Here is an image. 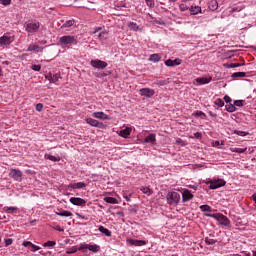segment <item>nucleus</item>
<instances>
[{"label":"nucleus","instance_id":"1","mask_svg":"<svg viewBox=\"0 0 256 256\" xmlns=\"http://www.w3.org/2000/svg\"><path fill=\"white\" fill-rule=\"evenodd\" d=\"M166 201L168 205H177L181 201V195L178 192H168Z\"/></svg>","mask_w":256,"mask_h":256},{"label":"nucleus","instance_id":"2","mask_svg":"<svg viewBox=\"0 0 256 256\" xmlns=\"http://www.w3.org/2000/svg\"><path fill=\"white\" fill-rule=\"evenodd\" d=\"M59 43L62 47H67L68 45H77V38L75 36H62L59 38Z\"/></svg>","mask_w":256,"mask_h":256},{"label":"nucleus","instance_id":"3","mask_svg":"<svg viewBox=\"0 0 256 256\" xmlns=\"http://www.w3.org/2000/svg\"><path fill=\"white\" fill-rule=\"evenodd\" d=\"M227 182L223 179H212L206 181V185H210L209 189H219L221 187H225Z\"/></svg>","mask_w":256,"mask_h":256},{"label":"nucleus","instance_id":"4","mask_svg":"<svg viewBox=\"0 0 256 256\" xmlns=\"http://www.w3.org/2000/svg\"><path fill=\"white\" fill-rule=\"evenodd\" d=\"M40 27H41V23L37 21L28 22L25 24V31H27V33H37Z\"/></svg>","mask_w":256,"mask_h":256},{"label":"nucleus","instance_id":"5","mask_svg":"<svg viewBox=\"0 0 256 256\" xmlns=\"http://www.w3.org/2000/svg\"><path fill=\"white\" fill-rule=\"evenodd\" d=\"M10 177L14 179V181L21 183L23 181V172L19 169H12L10 171Z\"/></svg>","mask_w":256,"mask_h":256},{"label":"nucleus","instance_id":"6","mask_svg":"<svg viewBox=\"0 0 256 256\" xmlns=\"http://www.w3.org/2000/svg\"><path fill=\"white\" fill-rule=\"evenodd\" d=\"M90 65L94 67V69H105L107 67V62L99 59L91 60Z\"/></svg>","mask_w":256,"mask_h":256},{"label":"nucleus","instance_id":"7","mask_svg":"<svg viewBox=\"0 0 256 256\" xmlns=\"http://www.w3.org/2000/svg\"><path fill=\"white\" fill-rule=\"evenodd\" d=\"M15 41V38L13 36L9 35H3L0 37V45L5 46V45H11Z\"/></svg>","mask_w":256,"mask_h":256},{"label":"nucleus","instance_id":"8","mask_svg":"<svg viewBox=\"0 0 256 256\" xmlns=\"http://www.w3.org/2000/svg\"><path fill=\"white\" fill-rule=\"evenodd\" d=\"M140 95L142 97H147L148 99L153 97V95H155V90L151 89V88H142L140 89Z\"/></svg>","mask_w":256,"mask_h":256},{"label":"nucleus","instance_id":"9","mask_svg":"<svg viewBox=\"0 0 256 256\" xmlns=\"http://www.w3.org/2000/svg\"><path fill=\"white\" fill-rule=\"evenodd\" d=\"M127 243L129 245H133L134 247H143V245H147V241L145 240H136V239H127Z\"/></svg>","mask_w":256,"mask_h":256},{"label":"nucleus","instance_id":"10","mask_svg":"<svg viewBox=\"0 0 256 256\" xmlns=\"http://www.w3.org/2000/svg\"><path fill=\"white\" fill-rule=\"evenodd\" d=\"M70 203H72V205H76L77 207H82L87 202L80 197H71Z\"/></svg>","mask_w":256,"mask_h":256},{"label":"nucleus","instance_id":"11","mask_svg":"<svg viewBox=\"0 0 256 256\" xmlns=\"http://www.w3.org/2000/svg\"><path fill=\"white\" fill-rule=\"evenodd\" d=\"M218 223L220 225H223L224 227H230L231 226V220L227 218V216L221 214L220 217L218 218Z\"/></svg>","mask_w":256,"mask_h":256},{"label":"nucleus","instance_id":"12","mask_svg":"<svg viewBox=\"0 0 256 256\" xmlns=\"http://www.w3.org/2000/svg\"><path fill=\"white\" fill-rule=\"evenodd\" d=\"M194 195L189 190H184L182 192V202L187 203V201H191L193 199Z\"/></svg>","mask_w":256,"mask_h":256},{"label":"nucleus","instance_id":"13","mask_svg":"<svg viewBox=\"0 0 256 256\" xmlns=\"http://www.w3.org/2000/svg\"><path fill=\"white\" fill-rule=\"evenodd\" d=\"M181 64V60L180 59H168L165 61V65L166 67H177L178 65Z\"/></svg>","mask_w":256,"mask_h":256},{"label":"nucleus","instance_id":"14","mask_svg":"<svg viewBox=\"0 0 256 256\" xmlns=\"http://www.w3.org/2000/svg\"><path fill=\"white\" fill-rule=\"evenodd\" d=\"M86 123H88V125H91V127H99L100 129L103 127V123H100L93 118H87Z\"/></svg>","mask_w":256,"mask_h":256},{"label":"nucleus","instance_id":"15","mask_svg":"<svg viewBox=\"0 0 256 256\" xmlns=\"http://www.w3.org/2000/svg\"><path fill=\"white\" fill-rule=\"evenodd\" d=\"M211 81H213L212 77L196 78V83H198V85H208Z\"/></svg>","mask_w":256,"mask_h":256},{"label":"nucleus","instance_id":"16","mask_svg":"<svg viewBox=\"0 0 256 256\" xmlns=\"http://www.w3.org/2000/svg\"><path fill=\"white\" fill-rule=\"evenodd\" d=\"M93 117H95V119H101L102 121H109V116L104 112H94Z\"/></svg>","mask_w":256,"mask_h":256},{"label":"nucleus","instance_id":"17","mask_svg":"<svg viewBox=\"0 0 256 256\" xmlns=\"http://www.w3.org/2000/svg\"><path fill=\"white\" fill-rule=\"evenodd\" d=\"M85 187H87V184L84 182H77L68 185V189H83Z\"/></svg>","mask_w":256,"mask_h":256},{"label":"nucleus","instance_id":"18","mask_svg":"<svg viewBox=\"0 0 256 256\" xmlns=\"http://www.w3.org/2000/svg\"><path fill=\"white\" fill-rule=\"evenodd\" d=\"M26 51H29L30 53H40L43 51V47H40L39 45H30Z\"/></svg>","mask_w":256,"mask_h":256},{"label":"nucleus","instance_id":"19","mask_svg":"<svg viewBox=\"0 0 256 256\" xmlns=\"http://www.w3.org/2000/svg\"><path fill=\"white\" fill-rule=\"evenodd\" d=\"M118 135H120V137H123L124 139H127L129 135H131V128L126 127L125 129L120 130Z\"/></svg>","mask_w":256,"mask_h":256},{"label":"nucleus","instance_id":"20","mask_svg":"<svg viewBox=\"0 0 256 256\" xmlns=\"http://www.w3.org/2000/svg\"><path fill=\"white\" fill-rule=\"evenodd\" d=\"M46 79H48L50 83H57L61 77L58 74H49L46 76Z\"/></svg>","mask_w":256,"mask_h":256},{"label":"nucleus","instance_id":"21","mask_svg":"<svg viewBox=\"0 0 256 256\" xmlns=\"http://www.w3.org/2000/svg\"><path fill=\"white\" fill-rule=\"evenodd\" d=\"M208 9H210V11H217V9H219V2H217V0H211L208 3Z\"/></svg>","mask_w":256,"mask_h":256},{"label":"nucleus","instance_id":"22","mask_svg":"<svg viewBox=\"0 0 256 256\" xmlns=\"http://www.w3.org/2000/svg\"><path fill=\"white\" fill-rule=\"evenodd\" d=\"M144 143H152V145H155L157 143V139L155 134H149L145 140Z\"/></svg>","mask_w":256,"mask_h":256},{"label":"nucleus","instance_id":"23","mask_svg":"<svg viewBox=\"0 0 256 256\" xmlns=\"http://www.w3.org/2000/svg\"><path fill=\"white\" fill-rule=\"evenodd\" d=\"M56 215L59 217H73V213L69 210H62L60 212H56Z\"/></svg>","mask_w":256,"mask_h":256},{"label":"nucleus","instance_id":"24","mask_svg":"<svg viewBox=\"0 0 256 256\" xmlns=\"http://www.w3.org/2000/svg\"><path fill=\"white\" fill-rule=\"evenodd\" d=\"M189 11L191 15H199L201 13V6H191Z\"/></svg>","mask_w":256,"mask_h":256},{"label":"nucleus","instance_id":"25","mask_svg":"<svg viewBox=\"0 0 256 256\" xmlns=\"http://www.w3.org/2000/svg\"><path fill=\"white\" fill-rule=\"evenodd\" d=\"M149 61H151L152 63H159V61H161V55L151 54L149 57Z\"/></svg>","mask_w":256,"mask_h":256},{"label":"nucleus","instance_id":"26","mask_svg":"<svg viewBox=\"0 0 256 256\" xmlns=\"http://www.w3.org/2000/svg\"><path fill=\"white\" fill-rule=\"evenodd\" d=\"M45 159H48L49 161H53V163H57L58 161H61V158L59 156H53L51 154H45Z\"/></svg>","mask_w":256,"mask_h":256},{"label":"nucleus","instance_id":"27","mask_svg":"<svg viewBox=\"0 0 256 256\" xmlns=\"http://www.w3.org/2000/svg\"><path fill=\"white\" fill-rule=\"evenodd\" d=\"M88 251H91L92 253H99V251H101V247L97 244H89Z\"/></svg>","mask_w":256,"mask_h":256},{"label":"nucleus","instance_id":"28","mask_svg":"<svg viewBox=\"0 0 256 256\" xmlns=\"http://www.w3.org/2000/svg\"><path fill=\"white\" fill-rule=\"evenodd\" d=\"M98 231H100V233H103V235H105L106 237H111V231L104 226H99Z\"/></svg>","mask_w":256,"mask_h":256},{"label":"nucleus","instance_id":"29","mask_svg":"<svg viewBox=\"0 0 256 256\" xmlns=\"http://www.w3.org/2000/svg\"><path fill=\"white\" fill-rule=\"evenodd\" d=\"M104 201L105 203H110L111 205H117V203H119V201L113 197H105Z\"/></svg>","mask_w":256,"mask_h":256},{"label":"nucleus","instance_id":"30","mask_svg":"<svg viewBox=\"0 0 256 256\" xmlns=\"http://www.w3.org/2000/svg\"><path fill=\"white\" fill-rule=\"evenodd\" d=\"M232 79H237V78H243V77H247V73L245 72H234L231 75Z\"/></svg>","mask_w":256,"mask_h":256},{"label":"nucleus","instance_id":"31","mask_svg":"<svg viewBox=\"0 0 256 256\" xmlns=\"http://www.w3.org/2000/svg\"><path fill=\"white\" fill-rule=\"evenodd\" d=\"M200 211H202L203 213H211L213 209L211 208V206L205 204L200 206Z\"/></svg>","mask_w":256,"mask_h":256},{"label":"nucleus","instance_id":"32","mask_svg":"<svg viewBox=\"0 0 256 256\" xmlns=\"http://www.w3.org/2000/svg\"><path fill=\"white\" fill-rule=\"evenodd\" d=\"M107 37H109V33L107 31H102L98 34V39L100 41H105V39H107Z\"/></svg>","mask_w":256,"mask_h":256},{"label":"nucleus","instance_id":"33","mask_svg":"<svg viewBox=\"0 0 256 256\" xmlns=\"http://www.w3.org/2000/svg\"><path fill=\"white\" fill-rule=\"evenodd\" d=\"M73 25H75V19L67 20L63 23L62 29L67 27H73Z\"/></svg>","mask_w":256,"mask_h":256},{"label":"nucleus","instance_id":"34","mask_svg":"<svg viewBox=\"0 0 256 256\" xmlns=\"http://www.w3.org/2000/svg\"><path fill=\"white\" fill-rule=\"evenodd\" d=\"M225 107L228 113H235V111L237 110V108L235 107V104H227Z\"/></svg>","mask_w":256,"mask_h":256},{"label":"nucleus","instance_id":"35","mask_svg":"<svg viewBox=\"0 0 256 256\" xmlns=\"http://www.w3.org/2000/svg\"><path fill=\"white\" fill-rule=\"evenodd\" d=\"M130 31H139V25L135 22H130L128 25Z\"/></svg>","mask_w":256,"mask_h":256},{"label":"nucleus","instance_id":"36","mask_svg":"<svg viewBox=\"0 0 256 256\" xmlns=\"http://www.w3.org/2000/svg\"><path fill=\"white\" fill-rule=\"evenodd\" d=\"M17 207L15 206H10V207H4V211H6V213H15V211H17Z\"/></svg>","mask_w":256,"mask_h":256},{"label":"nucleus","instance_id":"37","mask_svg":"<svg viewBox=\"0 0 256 256\" xmlns=\"http://www.w3.org/2000/svg\"><path fill=\"white\" fill-rule=\"evenodd\" d=\"M206 217H211L212 219H215L216 221H219V217H221V213L217 214H205Z\"/></svg>","mask_w":256,"mask_h":256},{"label":"nucleus","instance_id":"38","mask_svg":"<svg viewBox=\"0 0 256 256\" xmlns=\"http://www.w3.org/2000/svg\"><path fill=\"white\" fill-rule=\"evenodd\" d=\"M140 191H142V193H144V195H151V189L149 187H143L140 189Z\"/></svg>","mask_w":256,"mask_h":256},{"label":"nucleus","instance_id":"39","mask_svg":"<svg viewBox=\"0 0 256 256\" xmlns=\"http://www.w3.org/2000/svg\"><path fill=\"white\" fill-rule=\"evenodd\" d=\"M206 245H215L217 243V240L211 239V238H205Z\"/></svg>","mask_w":256,"mask_h":256},{"label":"nucleus","instance_id":"40","mask_svg":"<svg viewBox=\"0 0 256 256\" xmlns=\"http://www.w3.org/2000/svg\"><path fill=\"white\" fill-rule=\"evenodd\" d=\"M235 135H239L240 137H246V135H249V133L241 130L234 131Z\"/></svg>","mask_w":256,"mask_h":256},{"label":"nucleus","instance_id":"41","mask_svg":"<svg viewBox=\"0 0 256 256\" xmlns=\"http://www.w3.org/2000/svg\"><path fill=\"white\" fill-rule=\"evenodd\" d=\"M55 245H57L56 241H47L44 243V247H55Z\"/></svg>","mask_w":256,"mask_h":256},{"label":"nucleus","instance_id":"42","mask_svg":"<svg viewBox=\"0 0 256 256\" xmlns=\"http://www.w3.org/2000/svg\"><path fill=\"white\" fill-rule=\"evenodd\" d=\"M214 103L217 105V107H223L225 105V102L219 98L216 99Z\"/></svg>","mask_w":256,"mask_h":256},{"label":"nucleus","instance_id":"43","mask_svg":"<svg viewBox=\"0 0 256 256\" xmlns=\"http://www.w3.org/2000/svg\"><path fill=\"white\" fill-rule=\"evenodd\" d=\"M244 7L243 6H237L232 8V13H239L240 11H243Z\"/></svg>","mask_w":256,"mask_h":256},{"label":"nucleus","instance_id":"44","mask_svg":"<svg viewBox=\"0 0 256 256\" xmlns=\"http://www.w3.org/2000/svg\"><path fill=\"white\" fill-rule=\"evenodd\" d=\"M243 65L245 64H241V63H232L230 65H228L229 69H234L235 67H243Z\"/></svg>","mask_w":256,"mask_h":256},{"label":"nucleus","instance_id":"45","mask_svg":"<svg viewBox=\"0 0 256 256\" xmlns=\"http://www.w3.org/2000/svg\"><path fill=\"white\" fill-rule=\"evenodd\" d=\"M232 153H245V149L243 148H232Z\"/></svg>","mask_w":256,"mask_h":256},{"label":"nucleus","instance_id":"46","mask_svg":"<svg viewBox=\"0 0 256 256\" xmlns=\"http://www.w3.org/2000/svg\"><path fill=\"white\" fill-rule=\"evenodd\" d=\"M194 117H206V114L203 111H197L193 113Z\"/></svg>","mask_w":256,"mask_h":256},{"label":"nucleus","instance_id":"47","mask_svg":"<svg viewBox=\"0 0 256 256\" xmlns=\"http://www.w3.org/2000/svg\"><path fill=\"white\" fill-rule=\"evenodd\" d=\"M234 107H243V100H235Z\"/></svg>","mask_w":256,"mask_h":256},{"label":"nucleus","instance_id":"48","mask_svg":"<svg viewBox=\"0 0 256 256\" xmlns=\"http://www.w3.org/2000/svg\"><path fill=\"white\" fill-rule=\"evenodd\" d=\"M30 248H31V251H32L33 253H35V251H39V250L41 249V247H39V246H37V245H35V244H32V245L30 246Z\"/></svg>","mask_w":256,"mask_h":256},{"label":"nucleus","instance_id":"49","mask_svg":"<svg viewBox=\"0 0 256 256\" xmlns=\"http://www.w3.org/2000/svg\"><path fill=\"white\" fill-rule=\"evenodd\" d=\"M9 245H13V239L11 238L5 239V247H9Z\"/></svg>","mask_w":256,"mask_h":256},{"label":"nucleus","instance_id":"50","mask_svg":"<svg viewBox=\"0 0 256 256\" xmlns=\"http://www.w3.org/2000/svg\"><path fill=\"white\" fill-rule=\"evenodd\" d=\"M36 111H38V113H41V111H43V104L42 103H38L36 105Z\"/></svg>","mask_w":256,"mask_h":256},{"label":"nucleus","instance_id":"51","mask_svg":"<svg viewBox=\"0 0 256 256\" xmlns=\"http://www.w3.org/2000/svg\"><path fill=\"white\" fill-rule=\"evenodd\" d=\"M179 9H180V11H187L189 9V7L185 4H180Z\"/></svg>","mask_w":256,"mask_h":256},{"label":"nucleus","instance_id":"52","mask_svg":"<svg viewBox=\"0 0 256 256\" xmlns=\"http://www.w3.org/2000/svg\"><path fill=\"white\" fill-rule=\"evenodd\" d=\"M22 245H23V247H31L33 245V242H31V241H24L22 243Z\"/></svg>","mask_w":256,"mask_h":256},{"label":"nucleus","instance_id":"53","mask_svg":"<svg viewBox=\"0 0 256 256\" xmlns=\"http://www.w3.org/2000/svg\"><path fill=\"white\" fill-rule=\"evenodd\" d=\"M11 3V0H0V4L7 7Z\"/></svg>","mask_w":256,"mask_h":256},{"label":"nucleus","instance_id":"54","mask_svg":"<svg viewBox=\"0 0 256 256\" xmlns=\"http://www.w3.org/2000/svg\"><path fill=\"white\" fill-rule=\"evenodd\" d=\"M32 70L33 71H41V65H36V64L32 65Z\"/></svg>","mask_w":256,"mask_h":256},{"label":"nucleus","instance_id":"55","mask_svg":"<svg viewBox=\"0 0 256 256\" xmlns=\"http://www.w3.org/2000/svg\"><path fill=\"white\" fill-rule=\"evenodd\" d=\"M83 249H88L89 250V244H83L79 247V251H83Z\"/></svg>","mask_w":256,"mask_h":256},{"label":"nucleus","instance_id":"56","mask_svg":"<svg viewBox=\"0 0 256 256\" xmlns=\"http://www.w3.org/2000/svg\"><path fill=\"white\" fill-rule=\"evenodd\" d=\"M224 101H225V103H231L233 100L231 99V97L225 95L224 96Z\"/></svg>","mask_w":256,"mask_h":256},{"label":"nucleus","instance_id":"57","mask_svg":"<svg viewBox=\"0 0 256 256\" xmlns=\"http://www.w3.org/2000/svg\"><path fill=\"white\" fill-rule=\"evenodd\" d=\"M190 189H194V191H197V185H189Z\"/></svg>","mask_w":256,"mask_h":256},{"label":"nucleus","instance_id":"58","mask_svg":"<svg viewBox=\"0 0 256 256\" xmlns=\"http://www.w3.org/2000/svg\"><path fill=\"white\" fill-rule=\"evenodd\" d=\"M99 31H101V27L95 28L94 33H99Z\"/></svg>","mask_w":256,"mask_h":256},{"label":"nucleus","instance_id":"59","mask_svg":"<svg viewBox=\"0 0 256 256\" xmlns=\"http://www.w3.org/2000/svg\"><path fill=\"white\" fill-rule=\"evenodd\" d=\"M195 137H196L197 139H199V137H201V133L197 132V133L195 134Z\"/></svg>","mask_w":256,"mask_h":256},{"label":"nucleus","instance_id":"60","mask_svg":"<svg viewBox=\"0 0 256 256\" xmlns=\"http://www.w3.org/2000/svg\"><path fill=\"white\" fill-rule=\"evenodd\" d=\"M126 201H131V195L125 196Z\"/></svg>","mask_w":256,"mask_h":256},{"label":"nucleus","instance_id":"61","mask_svg":"<svg viewBox=\"0 0 256 256\" xmlns=\"http://www.w3.org/2000/svg\"><path fill=\"white\" fill-rule=\"evenodd\" d=\"M56 231H60L61 232V231H63V229L58 226V227H56Z\"/></svg>","mask_w":256,"mask_h":256},{"label":"nucleus","instance_id":"62","mask_svg":"<svg viewBox=\"0 0 256 256\" xmlns=\"http://www.w3.org/2000/svg\"><path fill=\"white\" fill-rule=\"evenodd\" d=\"M252 255H253V256H256V251H253V252H252Z\"/></svg>","mask_w":256,"mask_h":256},{"label":"nucleus","instance_id":"63","mask_svg":"<svg viewBox=\"0 0 256 256\" xmlns=\"http://www.w3.org/2000/svg\"><path fill=\"white\" fill-rule=\"evenodd\" d=\"M117 215H123V212H118Z\"/></svg>","mask_w":256,"mask_h":256},{"label":"nucleus","instance_id":"64","mask_svg":"<svg viewBox=\"0 0 256 256\" xmlns=\"http://www.w3.org/2000/svg\"><path fill=\"white\" fill-rule=\"evenodd\" d=\"M158 84H159V85H163V81H160Z\"/></svg>","mask_w":256,"mask_h":256}]
</instances>
